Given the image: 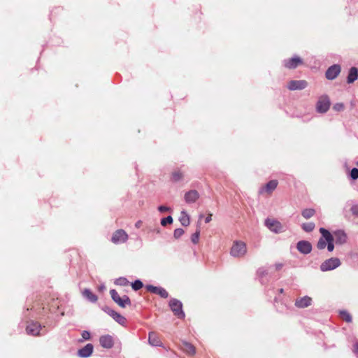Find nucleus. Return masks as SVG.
Returning <instances> with one entry per match:
<instances>
[{"instance_id":"1","label":"nucleus","mask_w":358,"mask_h":358,"mask_svg":"<svg viewBox=\"0 0 358 358\" xmlns=\"http://www.w3.org/2000/svg\"><path fill=\"white\" fill-rule=\"evenodd\" d=\"M248 252L246 243L242 241H234L230 249V255L235 258H242Z\"/></svg>"},{"instance_id":"2","label":"nucleus","mask_w":358,"mask_h":358,"mask_svg":"<svg viewBox=\"0 0 358 358\" xmlns=\"http://www.w3.org/2000/svg\"><path fill=\"white\" fill-rule=\"evenodd\" d=\"M110 294L113 300L121 308L131 305V301L127 295L120 296L115 289H111Z\"/></svg>"},{"instance_id":"3","label":"nucleus","mask_w":358,"mask_h":358,"mask_svg":"<svg viewBox=\"0 0 358 358\" xmlns=\"http://www.w3.org/2000/svg\"><path fill=\"white\" fill-rule=\"evenodd\" d=\"M265 226L272 232L275 234H280L284 231V227L281 222L278 220L267 218L264 222Z\"/></svg>"},{"instance_id":"4","label":"nucleus","mask_w":358,"mask_h":358,"mask_svg":"<svg viewBox=\"0 0 358 358\" xmlns=\"http://www.w3.org/2000/svg\"><path fill=\"white\" fill-rule=\"evenodd\" d=\"M169 306L173 311V314L178 318H184L185 315L182 310V302L178 299H172L169 301Z\"/></svg>"},{"instance_id":"5","label":"nucleus","mask_w":358,"mask_h":358,"mask_svg":"<svg viewBox=\"0 0 358 358\" xmlns=\"http://www.w3.org/2000/svg\"><path fill=\"white\" fill-rule=\"evenodd\" d=\"M331 105L329 98L327 95L321 96L317 102L316 110L320 113L328 111Z\"/></svg>"},{"instance_id":"6","label":"nucleus","mask_w":358,"mask_h":358,"mask_svg":"<svg viewBox=\"0 0 358 358\" xmlns=\"http://www.w3.org/2000/svg\"><path fill=\"white\" fill-rule=\"evenodd\" d=\"M340 265V259L336 257H332L327 259L320 265V270L322 271H331L338 268Z\"/></svg>"},{"instance_id":"7","label":"nucleus","mask_w":358,"mask_h":358,"mask_svg":"<svg viewBox=\"0 0 358 358\" xmlns=\"http://www.w3.org/2000/svg\"><path fill=\"white\" fill-rule=\"evenodd\" d=\"M128 239V235L123 229H118L114 232L112 236L111 241L115 244H120L126 242Z\"/></svg>"},{"instance_id":"8","label":"nucleus","mask_w":358,"mask_h":358,"mask_svg":"<svg viewBox=\"0 0 358 358\" xmlns=\"http://www.w3.org/2000/svg\"><path fill=\"white\" fill-rule=\"evenodd\" d=\"M308 86V83L304 80H291L287 84L289 90H301Z\"/></svg>"},{"instance_id":"9","label":"nucleus","mask_w":358,"mask_h":358,"mask_svg":"<svg viewBox=\"0 0 358 358\" xmlns=\"http://www.w3.org/2000/svg\"><path fill=\"white\" fill-rule=\"evenodd\" d=\"M320 232L321 234L326 238L327 241V250L329 252H332L334 249V237L332 234L324 228H320Z\"/></svg>"},{"instance_id":"10","label":"nucleus","mask_w":358,"mask_h":358,"mask_svg":"<svg viewBox=\"0 0 358 358\" xmlns=\"http://www.w3.org/2000/svg\"><path fill=\"white\" fill-rule=\"evenodd\" d=\"M341 66L338 64L331 66L326 71V78L328 80H334L341 73Z\"/></svg>"},{"instance_id":"11","label":"nucleus","mask_w":358,"mask_h":358,"mask_svg":"<svg viewBox=\"0 0 358 358\" xmlns=\"http://www.w3.org/2000/svg\"><path fill=\"white\" fill-rule=\"evenodd\" d=\"M303 63L302 59L298 57L294 56L292 58H290L287 60L284 61V66L289 69H293L296 68L298 66L301 65Z\"/></svg>"},{"instance_id":"12","label":"nucleus","mask_w":358,"mask_h":358,"mask_svg":"<svg viewBox=\"0 0 358 358\" xmlns=\"http://www.w3.org/2000/svg\"><path fill=\"white\" fill-rule=\"evenodd\" d=\"M336 244L343 245L347 242L348 236L343 230H337L332 234Z\"/></svg>"},{"instance_id":"13","label":"nucleus","mask_w":358,"mask_h":358,"mask_svg":"<svg viewBox=\"0 0 358 358\" xmlns=\"http://www.w3.org/2000/svg\"><path fill=\"white\" fill-rule=\"evenodd\" d=\"M146 289L152 293L159 295L162 298H167L169 296L166 290L160 287H155L153 285H147Z\"/></svg>"},{"instance_id":"14","label":"nucleus","mask_w":358,"mask_h":358,"mask_svg":"<svg viewBox=\"0 0 358 358\" xmlns=\"http://www.w3.org/2000/svg\"><path fill=\"white\" fill-rule=\"evenodd\" d=\"M199 198V194L196 190H189L185 194L184 199L186 203H195Z\"/></svg>"},{"instance_id":"15","label":"nucleus","mask_w":358,"mask_h":358,"mask_svg":"<svg viewBox=\"0 0 358 358\" xmlns=\"http://www.w3.org/2000/svg\"><path fill=\"white\" fill-rule=\"evenodd\" d=\"M297 250L303 254H308L312 250V245L311 244L306 241H301L298 242L296 245Z\"/></svg>"},{"instance_id":"16","label":"nucleus","mask_w":358,"mask_h":358,"mask_svg":"<svg viewBox=\"0 0 358 358\" xmlns=\"http://www.w3.org/2000/svg\"><path fill=\"white\" fill-rule=\"evenodd\" d=\"M99 343L101 347L110 349L113 346L114 342L113 337L110 335H104L100 337Z\"/></svg>"},{"instance_id":"17","label":"nucleus","mask_w":358,"mask_h":358,"mask_svg":"<svg viewBox=\"0 0 358 358\" xmlns=\"http://www.w3.org/2000/svg\"><path fill=\"white\" fill-rule=\"evenodd\" d=\"M93 350L94 347L92 344L88 343L85 347L78 350V355L80 357L87 358L92 354Z\"/></svg>"},{"instance_id":"18","label":"nucleus","mask_w":358,"mask_h":358,"mask_svg":"<svg viewBox=\"0 0 358 358\" xmlns=\"http://www.w3.org/2000/svg\"><path fill=\"white\" fill-rule=\"evenodd\" d=\"M41 329L40 324L36 322H31L27 325L26 331L28 334L37 336L39 334Z\"/></svg>"},{"instance_id":"19","label":"nucleus","mask_w":358,"mask_h":358,"mask_svg":"<svg viewBox=\"0 0 358 358\" xmlns=\"http://www.w3.org/2000/svg\"><path fill=\"white\" fill-rule=\"evenodd\" d=\"M106 313L113 317V320H115L117 323L124 325L126 322V318L120 315V313H117L116 311L108 309L106 310Z\"/></svg>"},{"instance_id":"20","label":"nucleus","mask_w":358,"mask_h":358,"mask_svg":"<svg viewBox=\"0 0 358 358\" xmlns=\"http://www.w3.org/2000/svg\"><path fill=\"white\" fill-rule=\"evenodd\" d=\"M277 185H278L277 180H271L268 183H266V185H264V187H262L260 189L259 193L260 194H262L264 192L271 193L277 187Z\"/></svg>"},{"instance_id":"21","label":"nucleus","mask_w":358,"mask_h":358,"mask_svg":"<svg viewBox=\"0 0 358 358\" xmlns=\"http://www.w3.org/2000/svg\"><path fill=\"white\" fill-rule=\"evenodd\" d=\"M312 299L309 296H303L297 299L295 302V306L300 308H303L309 306L311 304Z\"/></svg>"},{"instance_id":"22","label":"nucleus","mask_w":358,"mask_h":358,"mask_svg":"<svg viewBox=\"0 0 358 358\" xmlns=\"http://www.w3.org/2000/svg\"><path fill=\"white\" fill-rule=\"evenodd\" d=\"M358 78V70L356 67H352L348 76L347 81L348 83H352Z\"/></svg>"},{"instance_id":"23","label":"nucleus","mask_w":358,"mask_h":358,"mask_svg":"<svg viewBox=\"0 0 358 358\" xmlns=\"http://www.w3.org/2000/svg\"><path fill=\"white\" fill-rule=\"evenodd\" d=\"M148 341H149V343L153 346H161L162 345V342L159 340V337L157 336V335L156 334H155L153 332H150L149 334Z\"/></svg>"},{"instance_id":"24","label":"nucleus","mask_w":358,"mask_h":358,"mask_svg":"<svg viewBox=\"0 0 358 358\" xmlns=\"http://www.w3.org/2000/svg\"><path fill=\"white\" fill-rule=\"evenodd\" d=\"M179 221L182 226H188L190 223L189 216L185 211H182L179 217Z\"/></svg>"},{"instance_id":"25","label":"nucleus","mask_w":358,"mask_h":358,"mask_svg":"<svg viewBox=\"0 0 358 358\" xmlns=\"http://www.w3.org/2000/svg\"><path fill=\"white\" fill-rule=\"evenodd\" d=\"M83 295L91 302H96L97 301L96 296L89 289H85L83 291Z\"/></svg>"},{"instance_id":"26","label":"nucleus","mask_w":358,"mask_h":358,"mask_svg":"<svg viewBox=\"0 0 358 358\" xmlns=\"http://www.w3.org/2000/svg\"><path fill=\"white\" fill-rule=\"evenodd\" d=\"M182 349L183 351H185L186 353L189 355H194L195 353L194 347L187 342L182 343Z\"/></svg>"},{"instance_id":"27","label":"nucleus","mask_w":358,"mask_h":358,"mask_svg":"<svg viewBox=\"0 0 358 358\" xmlns=\"http://www.w3.org/2000/svg\"><path fill=\"white\" fill-rule=\"evenodd\" d=\"M315 214V210L313 208H307L302 211V215L304 218L308 219L313 217Z\"/></svg>"},{"instance_id":"28","label":"nucleus","mask_w":358,"mask_h":358,"mask_svg":"<svg viewBox=\"0 0 358 358\" xmlns=\"http://www.w3.org/2000/svg\"><path fill=\"white\" fill-rule=\"evenodd\" d=\"M327 245V241L326 238L322 235V237L319 239L317 242V247L320 250H323L326 248Z\"/></svg>"},{"instance_id":"29","label":"nucleus","mask_w":358,"mask_h":358,"mask_svg":"<svg viewBox=\"0 0 358 358\" xmlns=\"http://www.w3.org/2000/svg\"><path fill=\"white\" fill-rule=\"evenodd\" d=\"M115 284L120 286H127L129 285V281L124 277H120L115 280Z\"/></svg>"},{"instance_id":"30","label":"nucleus","mask_w":358,"mask_h":358,"mask_svg":"<svg viewBox=\"0 0 358 358\" xmlns=\"http://www.w3.org/2000/svg\"><path fill=\"white\" fill-rule=\"evenodd\" d=\"M302 228L307 232L312 231L315 228V224L313 222H308L302 224Z\"/></svg>"},{"instance_id":"31","label":"nucleus","mask_w":358,"mask_h":358,"mask_svg":"<svg viewBox=\"0 0 358 358\" xmlns=\"http://www.w3.org/2000/svg\"><path fill=\"white\" fill-rule=\"evenodd\" d=\"M340 315L341 316V317L345 320L346 322H350L352 321V317L351 315H350L349 313H348L347 311L345 310H342L340 312Z\"/></svg>"},{"instance_id":"32","label":"nucleus","mask_w":358,"mask_h":358,"mask_svg":"<svg viewBox=\"0 0 358 358\" xmlns=\"http://www.w3.org/2000/svg\"><path fill=\"white\" fill-rule=\"evenodd\" d=\"M143 282L139 280H135L132 284H131V287L132 288L134 289V290H139L140 289H141L143 287Z\"/></svg>"},{"instance_id":"33","label":"nucleus","mask_w":358,"mask_h":358,"mask_svg":"<svg viewBox=\"0 0 358 358\" xmlns=\"http://www.w3.org/2000/svg\"><path fill=\"white\" fill-rule=\"evenodd\" d=\"M200 236V231L197 230L194 234H192L191 237L192 242L194 244H196L199 242Z\"/></svg>"},{"instance_id":"34","label":"nucleus","mask_w":358,"mask_h":358,"mask_svg":"<svg viewBox=\"0 0 358 358\" xmlns=\"http://www.w3.org/2000/svg\"><path fill=\"white\" fill-rule=\"evenodd\" d=\"M173 222V218L171 216H168L165 218L162 219L161 220V224L162 226H165L167 224H171Z\"/></svg>"},{"instance_id":"35","label":"nucleus","mask_w":358,"mask_h":358,"mask_svg":"<svg viewBox=\"0 0 358 358\" xmlns=\"http://www.w3.org/2000/svg\"><path fill=\"white\" fill-rule=\"evenodd\" d=\"M184 230L181 228H178L175 229L173 236L176 238H179L180 236H182L184 234Z\"/></svg>"},{"instance_id":"36","label":"nucleus","mask_w":358,"mask_h":358,"mask_svg":"<svg viewBox=\"0 0 358 358\" xmlns=\"http://www.w3.org/2000/svg\"><path fill=\"white\" fill-rule=\"evenodd\" d=\"M333 108L336 111H342L344 109V105L342 103H336L334 105Z\"/></svg>"},{"instance_id":"37","label":"nucleus","mask_w":358,"mask_h":358,"mask_svg":"<svg viewBox=\"0 0 358 358\" xmlns=\"http://www.w3.org/2000/svg\"><path fill=\"white\" fill-rule=\"evenodd\" d=\"M350 177L353 179V180H356L358 178V169L357 168H353L352 170H351V172H350Z\"/></svg>"},{"instance_id":"38","label":"nucleus","mask_w":358,"mask_h":358,"mask_svg":"<svg viewBox=\"0 0 358 358\" xmlns=\"http://www.w3.org/2000/svg\"><path fill=\"white\" fill-rule=\"evenodd\" d=\"M352 215L358 217V205L357 204H355L353 205L352 207H351V209H350Z\"/></svg>"},{"instance_id":"39","label":"nucleus","mask_w":358,"mask_h":358,"mask_svg":"<svg viewBox=\"0 0 358 358\" xmlns=\"http://www.w3.org/2000/svg\"><path fill=\"white\" fill-rule=\"evenodd\" d=\"M173 178L175 181H178L182 178V176L180 172H175L173 173Z\"/></svg>"},{"instance_id":"40","label":"nucleus","mask_w":358,"mask_h":358,"mask_svg":"<svg viewBox=\"0 0 358 358\" xmlns=\"http://www.w3.org/2000/svg\"><path fill=\"white\" fill-rule=\"evenodd\" d=\"M81 335L83 340L87 341L90 338V333L88 331H83Z\"/></svg>"},{"instance_id":"41","label":"nucleus","mask_w":358,"mask_h":358,"mask_svg":"<svg viewBox=\"0 0 358 358\" xmlns=\"http://www.w3.org/2000/svg\"><path fill=\"white\" fill-rule=\"evenodd\" d=\"M158 210L161 213H164V212H166V211H169L171 210L170 208L169 207H166V206H160L158 207Z\"/></svg>"},{"instance_id":"42","label":"nucleus","mask_w":358,"mask_h":358,"mask_svg":"<svg viewBox=\"0 0 358 358\" xmlns=\"http://www.w3.org/2000/svg\"><path fill=\"white\" fill-rule=\"evenodd\" d=\"M352 351L357 356H358V342L354 343Z\"/></svg>"},{"instance_id":"43","label":"nucleus","mask_w":358,"mask_h":358,"mask_svg":"<svg viewBox=\"0 0 358 358\" xmlns=\"http://www.w3.org/2000/svg\"><path fill=\"white\" fill-rule=\"evenodd\" d=\"M212 220V214H208V216L205 219L206 223H208Z\"/></svg>"},{"instance_id":"44","label":"nucleus","mask_w":358,"mask_h":358,"mask_svg":"<svg viewBox=\"0 0 358 358\" xmlns=\"http://www.w3.org/2000/svg\"><path fill=\"white\" fill-rule=\"evenodd\" d=\"M141 224H142V221L138 220V222H136V223L135 224V227H136V228H140V227H141Z\"/></svg>"},{"instance_id":"45","label":"nucleus","mask_w":358,"mask_h":358,"mask_svg":"<svg viewBox=\"0 0 358 358\" xmlns=\"http://www.w3.org/2000/svg\"><path fill=\"white\" fill-rule=\"evenodd\" d=\"M282 264H275V268H276V269H278H278H280V268H282Z\"/></svg>"},{"instance_id":"46","label":"nucleus","mask_w":358,"mask_h":358,"mask_svg":"<svg viewBox=\"0 0 358 358\" xmlns=\"http://www.w3.org/2000/svg\"><path fill=\"white\" fill-rule=\"evenodd\" d=\"M105 289V286L104 285H102V286L100 287V289Z\"/></svg>"},{"instance_id":"47","label":"nucleus","mask_w":358,"mask_h":358,"mask_svg":"<svg viewBox=\"0 0 358 358\" xmlns=\"http://www.w3.org/2000/svg\"><path fill=\"white\" fill-rule=\"evenodd\" d=\"M282 291H283V289H280V292H282Z\"/></svg>"},{"instance_id":"48","label":"nucleus","mask_w":358,"mask_h":358,"mask_svg":"<svg viewBox=\"0 0 358 358\" xmlns=\"http://www.w3.org/2000/svg\"><path fill=\"white\" fill-rule=\"evenodd\" d=\"M357 165H358V162H357Z\"/></svg>"}]
</instances>
